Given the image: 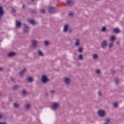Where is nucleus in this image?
I'll use <instances>...</instances> for the list:
<instances>
[{
    "mask_svg": "<svg viewBox=\"0 0 124 124\" xmlns=\"http://www.w3.org/2000/svg\"><path fill=\"white\" fill-rule=\"evenodd\" d=\"M63 83H64L65 85H66V86H69V85H70V83H71V79L70 78L68 77L64 78Z\"/></svg>",
    "mask_w": 124,
    "mask_h": 124,
    "instance_id": "nucleus-5",
    "label": "nucleus"
},
{
    "mask_svg": "<svg viewBox=\"0 0 124 124\" xmlns=\"http://www.w3.org/2000/svg\"><path fill=\"white\" fill-rule=\"evenodd\" d=\"M27 80L28 81V82H32V81H33V79L32 78L29 77L27 78Z\"/></svg>",
    "mask_w": 124,
    "mask_h": 124,
    "instance_id": "nucleus-31",
    "label": "nucleus"
},
{
    "mask_svg": "<svg viewBox=\"0 0 124 124\" xmlns=\"http://www.w3.org/2000/svg\"><path fill=\"white\" fill-rule=\"evenodd\" d=\"M109 40L111 42H114L115 40H116V36L112 35L109 38Z\"/></svg>",
    "mask_w": 124,
    "mask_h": 124,
    "instance_id": "nucleus-17",
    "label": "nucleus"
},
{
    "mask_svg": "<svg viewBox=\"0 0 124 124\" xmlns=\"http://www.w3.org/2000/svg\"><path fill=\"white\" fill-rule=\"evenodd\" d=\"M22 93L24 94V95H26V94H27V91L25 90H23L22 91Z\"/></svg>",
    "mask_w": 124,
    "mask_h": 124,
    "instance_id": "nucleus-34",
    "label": "nucleus"
},
{
    "mask_svg": "<svg viewBox=\"0 0 124 124\" xmlns=\"http://www.w3.org/2000/svg\"><path fill=\"white\" fill-rule=\"evenodd\" d=\"M69 27H70V25L68 24H66L64 25L63 32L64 33H66L68 32L69 33H71V32H72V30L71 29H69Z\"/></svg>",
    "mask_w": 124,
    "mask_h": 124,
    "instance_id": "nucleus-1",
    "label": "nucleus"
},
{
    "mask_svg": "<svg viewBox=\"0 0 124 124\" xmlns=\"http://www.w3.org/2000/svg\"><path fill=\"white\" fill-rule=\"evenodd\" d=\"M0 94H1V93H0Z\"/></svg>",
    "mask_w": 124,
    "mask_h": 124,
    "instance_id": "nucleus-49",
    "label": "nucleus"
},
{
    "mask_svg": "<svg viewBox=\"0 0 124 124\" xmlns=\"http://www.w3.org/2000/svg\"><path fill=\"white\" fill-rule=\"evenodd\" d=\"M106 123H108H108H110V119H106Z\"/></svg>",
    "mask_w": 124,
    "mask_h": 124,
    "instance_id": "nucleus-37",
    "label": "nucleus"
},
{
    "mask_svg": "<svg viewBox=\"0 0 124 124\" xmlns=\"http://www.w3.org/2000/svg\"><path fill=\"white\" fill-rule=\"evenodd\" d=\"M116 44L117 45H120V41H117V42H116Z\"/></svg>",
    "mask_w": 124,
    "mask_h": 124,
    "instance_id": "nucleus-43",
    "label": "nucleus"
},
{
    "mask_svg": "<svg viewBox=\"0 0 124 124\" xmlns=\"http://www.w3.org/2000/svg\"><path fill=\"white\" fill-rule=\"evenodd\" d=\"M32 1H33V0H31Z\"/></svg>",
    "mask_w": 124,
    "mask_h": 124,
    "instance_id": "nucleus-48",
    "label": "nucleus"
},
{
    "mask_svg": "<svg viewBox=\"0 0 124 124\" xmlns=\"http://www.w3.org/2000/svg\"><path fill=\"white\" fill-rule=\"evenodd\" d=\"M39 42L36 40H33L31 42V46L33 48H35L38 45Z\"/></svg>",
    "mask_w": 124,
    "mask_h": 124,
    "instance_id": "nucleus-11",
    "label": "nucleus"
},
{
    "mask_svg": "<svg viewBox=\"0 0 124 124\" xmlns=\"http://www.w3.org/2000/svg\"><path fill=\"white\" fill-rule=\"evenodd\" d=\"M19 88V85H15L13 87V90H14V91H16V90H18Z\"/></svg>",
    "mask_w": 124,
    "mask_h": 124,
    "instance_id": "nucleus-27",
    "label": "nucleus"
},
{
    "mask_svg": "<svg viewBox=\"0 0 124 124\" xmlns=\"http://www.w3.org/2000/svg\"><path fill=\"white\" fill-rule=\"evenodd\" d=\"M113 46H114V43L111 42L108 44V48H113Z\"/></svg>",
    "mask_w": 124,
    "mask_h": 124,
    "instance_id": "nucleus-28",
    "label": "nucleus"
},
{
    "mask_svg": "<svg viewBox=\"0 0 124 124\" xmlns=\"http://www.w3.org/2000/svg\"><path fill=\"white\" fill-rule=\"evenodd\" d=\"M60 105L59 102H53L51 106L52 110H54V111H57L58 109H60Z\"/></svg>",
    "mask_w": 124,
    "mask_h": 124,
    "instance_id": "nucleus-2",
    "label": "nucleus"
},
{
    "mask_svg": "<svg viewBox=\"0 0 124 124\" xmlns=\"http://www.w3.org/2000/svg\"><path fill=\"white\" fill-rule=\"evenodd\" d=\"M95 73L98 74V75H100L101 73V71H100V69H97L95 70Z\"/></svg>",
    "mask_w": 124,
    "mask_h": 124,
    "instance_id": "nucleus-26",
    "label": "nucleus"
},
{
    "mask_svg": "<svg viewBox=\"0 0 124 124\" xmlns=\"http://www.w3.org/2000/svg\"><path fill=\"white\" fill-rule=\"evenodd\" d=\"M0 124H7L5 123L0 122Z\"/></svg>",
    "mask_w": 124,
    "mask_h": 124,
    "instance_id": "nucleus-45",
    "label": "nucleus"
},
{
    "mask_svg": "<svg viewBox=\"0 0 124 124\" xmlns=\"http://www.w3.org/2000/svg\"><path fill=\"white\" fill-rule=\"evenodd\" d=\"M23 8H25V5H23Z\"/></svg>",
    "mask_w": 124,
    "mask_h": 124,
    "instance_id": "nucleus-46",
    "label": "nucleus"
},
{
    "mask_svg": "<svg viewBox=\"0 0 124 124\" xmlns=\"http://www.w3.org/2000/svg\"><path fill=\"white\" fill-rule=\"evenodd\" d=\"M69 16H70V17H72V16H73V13H70L69 14Z\"/></svg>",
    "mask_w": 124,
    "mask_h": 124,
    "instance_id": "nucleus-36",
    "label": "nucleus"
},
{
    "mask_svg": "<svg viewBox=\"0 0 124 124\" xmlns=\"http://www.w3.org/2000/svg\"><path fill=\"white\" fill-rule=\"evenodd\" d=\"M114 81L116 85H119V84H120V80H119V78H114Z\"/></svg>",
    "mask_w": 124,
    "mask_h": 124,
    "instance_id": "nucleus-24",
    "label": "nucleus"
},
{
    "mask_svg": "<svg viewBox=\"0 0 124 124\" xmlns=\"http://www.w3.org/2000/svg\"><path fill=\"white\" fill-rule=\"evenodd\" d=\"M37 52H38V55L39 56H41V57H43V56H44V54H43V53H42V51H41V50H38Z\"/></svg>",
    "mask_w": 124,
    "mask_h": 124,
    "instance_id": "nucleus-23",
    "label": "nucleus"
},
{
    "mask_svg": "<svg viewBox=\"0 0 124 124\" xmlns=\"http://www.w3.org/2000/svg\"><path fill=\"white\" fill-rule=\"evenodd\" d=\"M16 55V53L14 52H11L8 53L7 57L9 58H13V57H15V55Z\"/></svg>",
    "mask_w": 124,
    "mask_h": 124,
    "instance_id": "nucleus-13",
    "label": "nucleus"
},
{
    "mask_svg": "<svg viewBox=\"0 0 124 124\" xmlns=\"http://www.w3.org/2000/svg\"><path fill=\"white\" fill-rule=\"evenodd\" d=\"M74 4L73 0H67V5L68 6H72Z\"/></svg>",
    "mask_w": 124,
    "mask_h": 124,
    "instance_id": "nucleus-14",
    "label": "nucleus"
},
{
    "mask_svg": "<svg viewBox=\"0 0 124 124\" xmlns=\"http://www.w3.org/2000/svg\"><path fill=\"white\" fill-rule=\"evenodd\" d=\"M97 114L99 117H100L101 118H103L105 117V115H106V112L103 109H99L97 111Z\"/></svg>",
    "mask_w": 124,
    "mask_h": 124,
    "instance_id": "nucleus-3",
    "label": "nucleus"
},
{
    "mask_svg": "<svg viewBox=\"0 0 124 124\" xmlns=\"http://www.w3.org/2000/svg\"><path fill=\"white\" fill-rule=\"evenodd\" d=\"M83 51H84V48L83 47H78V53H82Z\"/></svg>",
    "mask_w": 124,
    "mask_h": 124,
    "instance_id": "nucleus-20",
    "label": "nucleus"
},
{
    "mask_svg": "<svg viewBox=\"0 0 124 124\" xmlns=\"http://www.w3.org/2000/svg\"><path fill=\"white\" fill-rule=\"evenodd\" d=\"M45 12H46L45 9H42L41 10V13H42L43 14H45Z\"/></svg>",
    "mask_w": 124,
    "mask_h": 124,
    "instance_id": "nucleus-33",
    "label": "nucleus"
},
{
    "mask_svg": "<svg viewBox=\"0 0 124 124\" xmlns=\"http://www.w3.org/2000/svg\"><path fill=\"white\" fill-rule=\"evenodd\" d=\"M50 81V79L48 78V77L45 75H43L42 76V82L43 83V84H46V83H48Z\"/></svg>",
    "mask_w": 124,
    "mask_h": 124,
    "instance_id": "nucleus-4",
    "label": "nucleus"
},
{
    "mask_svg": "<svg viewBox=\"0 0 124 124\" xmlns=\"http://www.w3.org/2000/svg\"><path fill=\"white\" fill-rule=\"evenodd\" d=\"M92 58L94 60H98V54L95 53L92 55Z\"/></svg>",
    "mask_w": 124,
    "mask_h": 124,
    "instance_id": "nucleus-15",
    "label": "nucleus"
},
{
    "mask_svg": "<svg viewBox=\"0 0 124 124\" xmlns=\"http://www.w3.org/2000/svg\"><path fill=\"white\" fill-rule=\"evenodd\" d=\"M11 81H15V78L11 77Z\"/></svg>",
    "mask_w": 124,
    "mask_h": 124,
    "instance_id": "nucleus-39",
    "label": "nucleus"
},
{
    "mask_svg": "<svg viewBox=\"0 0 124 124\" xmlns=\"http://www.w3.org/2000/svg\"><path fill=\"white\" fill-rule=\"evenodd\" d=\"M3 71V68L2 67H0V71Z\"/></svg>",
    "mask_w": 124,
    "mask_h": 124,
    "instance_id": "nucleus-41",
    "label": "nucleus"
},
{
    "mask_svg": "<svg viewBox=\"0 0 124 124\" xmlns=\"http://www.w3.org/2000/svg\"><path fill=\"white\" fill-rule=\"evenodd\" d=\"M107 40H104L101 44V47L103 49H106V48H107Z\"/></svg>",
    "mask_w": 124,
    "mask_h": 124,
    "instance_id": "nucleus-9",
    "label": "nucleus"
},
{
    "mask_svg": "<svg viewBox=\"0 0 124 124\" xmlns=\"http://www.w3.org/2000/svg\"><path fill=\"white\" fill-rule=\"evenodd\" d=\"M113 106L114 108H118L119 107V104L117 102H115L113 104Z\"/></svg>",
    "mask_w": 124,
    "mask_h": 124,
    "instance_id": "nucleus-29",
    "label": "nucleus"
},
{
    "mask_svg": "<svg viewBox=\"0 0 124 124\" xmlns=\"http://www.w3.org/2000/svg\"><path fill=\"white\" fill-rule=\"evenodd\" d=\"M107 29H106V27L104 26L103 27L101 30V31H102V32H105L106 31Z\"/></svg>",
    "mask_w": 124,
    "mask_h": 124,
    "instance_id": "nucleus-30",
    "label": "nucleus"
},
{
    "mask_svg": "<svg viewBox=\"0 0 124 124\" xmlns=\"http://www.w3.org/2000/svg\"><path fill=\"white\" fill-rule=\"evenodd\" d=\"M96 1H98V0H95Z\"/></svg>",
    "mask_w": 124,
    "mask_h": 124,
    "instance_id": "nucleus-47",
    "label": "nucleus"
},
{
    "mask_svg": "<svg viewBox=\"0 0 124 124\" xmlns=\"http://www.w3.org/2000/svg\"><path fill=\"white\" fill-rule=\"evenodd\" d=\"M12 11L13 12H14V13H15V12H16V10H15V9H12Z\"/></svg>",
    "mask_w": 124,
    "mask_h": 124,
    "instance_id": "nucleus-40",
    "label": "nucleus"
},
{
    "mask_svg": "<svg viewBox=\"0 0 124 124\" xmlns=\"http://www.w3.org/2000/svg\"><path fill=\"white\" fill-rule=\"evenodd\" d=\"M21 25H22V24L21 23V22L16 21V28H20V27H21Z\"/></svg>",
    "mask_w": 124,
    "mask_h": 124,
    "instance_id": "nucleus-22",
    "label": "nucleus"
},
{
    "mask_svg": "<svg viewBox=\"0 0 124 124\" xmlns=\"http://www.w3.org/2000/svg\"><path fill=\"white\" fill-rule=\"evenodd\" d=\"M113 31L115 33H120V32H121V31H120V29L118 28L114 29L113 30Z\"/></svg>",
    "mask_w": 124,
    "mask_h": 124,
    "instance_id": "nucleus-21",
    "label": "nucleus"
},
{
    "mask_svg": "<svg viewBox=\"0 0 124 124\" xmlns=\"http://www.w3.org/2000/svg\"><path fill=\"white\" fill-rule=\"evenodd\" d=\"M14 107L16 109H18V108H20V105H19V104H18L17 103H14Z\"/></svg>",
    "mask_w": 124,
    "mask_h": 124,
    "instance_id": "nucleus-19",
    "label": "nucleus"
},
{
    "mask_svg": "<svg viewBox=\"0 0 124 124\" xmlns=\"http://www.w3.org/2000/svg\"><path fill=\"white\" fill-rule=\"evenodd\" d=\"M74 46H75V47H79V46L81 45V42H80V39L77 38L75 40V42L74 44Z\"/></svg>",
    "mask_w": 124,
    "mask_h": 124,
    "instance_id": "nucleus-10",
    "label": "nucleus"
},
{
    "mask_svg": "<svg viewBox=\"0 0 124 124\" xmlns=\"http://www.w3.org/2000/svg\"><path fill=\"white\" fill-rule=\"evenodd\" d=\"M28 22H29V23H30V24L31 25H36V22L33 19H28Z\"/></svg>",
    "mask_w": 124,
    "mask_h": 124,
    "instance_id": "nucleus-16",
    "label": "nucleus"
},
{
    "mask_svg": "<svg viewBox=\"0 0 124 124\" xmlns=\"http://www.w3.org/2000/svg\"><path fill=\"white\" fill-rule=\"evenodd\" d=\"M78 58L79 61H83L84 60V56L82 54H79Z\"/></svg>",
    "mask_w": 124,
    "mask_h": 124,
    "instance_id": "nucleus-18",
    "label": "nucleus"
},
{
    "mask_svg": "<svg viewBox=\"0 0 124 124\" xmlns=\"http://www.w3.org/2000/svg\"><path fill=\"white\" fill-rule=\"evenodd\" d=\"M98 95H99V96H101L102 95V93H101V91H99L98 92Z\"/></svg>",
    "mask_w": 124,
    "mask_h": 124,
    "instance_id": "nucleus-35",
    "label": "nucleus"
},
{
    "mask_svg": "<svg viewBox=\"0 0 124 124\" xmlns=\"http://www.w3.org/2000/svg\"><path fill=\"white\" fill-rule=\"evenodd\" d=\"M1 118H2V114L0 113V119H1Z\"/></svg>",
    "mask_w": 124,
    "mask_h": 124,
    "instance_id": "nucleus-44",
    "label": "nucleus"
},
{
    "mask_svg": "<svg viewBox=\"0 0 124 124\" xmlns=\"http://www.w3.org/2000/svg\"><path fill=\"white\" fill-rule=\"evenodd\" d=\"M31 13H36V11L35 10H33L31 11Z\"/></svg>",
    "mask_w": 124,
    "mask_h": 124,
    "instance_id": "nucleus-38",
    "label": "nucleus"
},
{
    "mask_svg": "<svg viewBox=\"0 0 124 124\" xmlns=\"http://www.w3.org/2000/svg\"><path fill=\"white\" fill-rule=\"evenodd\" d=\"M44 44L45 45H46V46H48V45H49V42H48V41H45L44 42Z\"/></svg>",
    "mask_w": 124,
    "mask_h": 124,
    "instance_id": "nucleus-32",
    "label": "nucleus"
},
{
    "mask_svg": "<svg viewBox=\"0 0 124 124\" xmlns=\"http://www.w3.org/2000/svg\"><path fill=\"white\" fill-rule=\"evenodd\" d=\"M24 29L23 30V32L24 34L29 33L30 32V27L26 24H24Z\"/></svg>",
    "mask_w": 124,
    "mask_h": 124,
    "instance_id": "nucleus-7",
    "label": "nucleus"
},
{
    "mask_svg": "<svg viewBox=\"0 0 124 124\" xmlns=\"http://www.w3.org/2000/svg\"><path fill=\"white\" fill-rule=\"evenodd\" d=\"M26 72H27V68H24V69H22L19 73V76L20 77H23L24 76V75L25 74V73H26Z\"/></svg>",
    "mask_w": 124,
    "mask_h": 124,
    "instance_id": "nucleus-12",
    "label": "nucleus"
},
{
    "mask_svg": "<svg viewBox=\"0 0 124 124\" xmlns=\"http://www.w3.org/2000/svg\"><path fill=\"white\" fill-rule=\"evenodd\" d=\"M48 11L49 13L54 14V13H56L57 12V9L53 6H49L48 9Z\"/></svg>",
    "mask_w": 124,
    "mask_h": 124,
    "instance_id": "nucleus-6",
    "label": "nucleus"
},
{
    "mask_svg": "<svg viewBox=\"0 0 124 124\" xmlns=\"http://www.w3.org/2000/svg\"><path fill=\"white\" fill-rule=\"evenodd\" d=\"M50 92L52 93H55V90H51Z\"/></svg>",
    "mask_w": 124,
    "mask_h": 124,
    "instance_id": "nucleus-42",
    "label": "nucleus"
},
{
    "mask_svg": "<svg viewBox=\"0 0 124 124\" xmlns=\"http://www.w3.org/2000/svg\"><path fill=\"white\" fill-rule=\"evenodd\" d=\"M30 108H31V105H30V104H27L25 105V109H26V110H29Z\"/></svg>",
    "mask_w": 124,
    "mask_h": 124,
    "instance_id": "nucleus-25",
    "label": "nucleus"
},
{
    "mask_svg": "<svg viewBox=\"0 0 124 124\" xmlns=\"http://www.w3.org/2000/svg\"><path fill=\"white\" fill-rule=\"evenodd\" d=\"M4 15V10L3 9V7L0 5V21H1L2 16Z\"/></svg>",
    "mask_w": 124,
    "mask_h": 124,
    "instance_id": "nucleus-8",
    "label": "nucleus"
}]
</instances>
